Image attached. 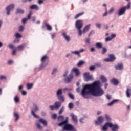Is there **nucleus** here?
Wrapping results in <instances>:
<instances>
[{
	"label": "nucleus",
	"instance_id": "nucleus-1",
	"mask_svg": "<svg viewBox=\"0 0 131 131\" xmlns=\"http://www.w3.org/2000/svg\"><path fill=\"white\" fill-rule=\"evenodd\" d=\"M100 81H96L92 84H88L84 85L81 91L82 97L84 99H89L91 95L93 97H101L105 94L104 90L100 86Z\"/></svg>",
	"mask_w": 131,
	"mask_h": 131
},
{
	"label": "nucleus",
	"instance_id": "nucleus-2",
	"mask_svg": "<svg viewBox=\"0 0 131 131\" xmlns=\"http://www.w3.org/2000/svg\"><path fill=\"white\" fill-rule=\"evenodd\" d=\"M108 127L111 128V131H118L119 129V125L117 124H112V123L106 122L101 128V131L108 130Z\"/></svg>",
	"mask_w": 131,
	"mask_h": 131
},
{
	"label": "nucleus",
	"instance_id": "nucleus-3",
	"mask_svg": "<svg viewBox=\"0 0 131 131\" xmlns=\"http://www.w3.org/2000/svg\"><path fill=\"white\" fill-rule=\"evenodd\" d=\"M75 27L77 29L79 36H81V35H82V31H81V28L83 27V22H82V20H77L75 23Z\"/></svg>",
	"mask_w": 131,
	"mask_h": 131
},
{
	"label": "nucleus",
	"instance_id": "nucleus-4",
	"mask_svg": "<svg viewBox=\"0 0 131 131\" xmlns=\"http://www.w3.org/2000/svg\"><path fill=\"white\" fill-rule=\"evenodd\" d=\"M41 63L39 68V70H43L49 64V58H48V56L47 55H45L42 56L41 59Z\"/></svg>",
	"mask_w": 131,
	"mask_h": 131
},
{
	"label": "nucleus",
	"instance_id": "nucleus-5",
	"mask_svg": "<svg viewBox=\"0 0 131 131\" xmlns=\"http://www.w3.org/2000/svg\"><path fill=\"white\" fill-rule=\"evenodd\" d=\"M129 10L130 9V2H129L126 6H123L121 7L118 10V16H122L125 14V12L126 11V9Z\"/></svg>",
	"mask_w": 131,
	"mask_h": 131
},
{
	"label": "nucleus",
	"instance_id": "nucleus-6",
	"mask_svg": "<svg viewBox=\"0 0 131 131\" xmlns=\"http://www.w3.org/2000/svg\"><path fill=\"white\" fill-rule=\"evenodd\" d=\"M63 95V90L62 89H59L56 91V96L58 101H60L62 103L65 102V97Z\"/></svg>",
	"mask_w": 131,
	"mask_h": 131
},
{
	"label": "nucleus",
	"instance_id": "nucleus-7",
	"mask_svg": "<svg viewBox=\"0 0 131 131\" xmlns=\"http://www.w3.org/2000/svg\"><path fill=\"white\" fill-rule=\"evenodd\" d=\"M15 4L11 3L5 7V11L7 16H10L11 15V12L15 9Z\"/></svg>",
	"mask_w": 131,
	"mask_h": 131
},
{
	"label": "nucleus",
	"instance_id": "nucleus-8",
	"mask_svg": "<svg viewBox=\"0 0 131 131\" xmlns=\"http://www.w3.org/2000/svg\"><path fill=\"white\" fill-rule=\"evenodd\" d=\"M37 111H39V108H38V106H37V105L34 104L33 107L31 111V114L35 118H37V119H39V118H40V117H39V116L35 114V112H37Z\"/></svg>",
	"mask_w": 131,
	"mask_h": 131
},
{
	"label": "nucleus",
	"instance_id": "nucleus-9",
	"mask_svg": "<svg viewBox=\"0 0 131 131\" xmlns=\"http://www.w3.org/2000/svg\"><path fill=\"white\" fill-rule=\"evenodd\" d=\"M83 78L84 81H92L94 80V78L93 77V75H90L89 72H86L83 74Z\"/></svg>",
	"mask_w": 131,
	"mask_h": 131
},
{
	"label": "nucleus",
	"instance_id": "nucleus-10",
	"mask_svg": "<svg viewBox=\"0 0 131 131\" xmlns=\"http://www.w3.org/2000/svg\"><path fill=\"white\" fill-rule=\"evenodd\" d=\"M61 106H62V103L60 101H56L54 103V105H50L49 108L51 110H58Z\"/></svg>",
	"mask_w": 131,
	"mask_h": 131
},
{
	"label": "nucleus",
	"instance_id": "nucleus-11",
	"mask_svg": "<svg viewBox=\"0 0 131 131\" xmlns=\"http://www.w3.org/2000/svg\"><path fill=\"white\" fill-rule=\"evenodd\" d=\"M63 125L64 126L62 128L63 130L72 131L75 128L73 125H71V124H68V123L63 124Z\"/></svg>",
	"mask_w": 131,
	"mask_h": 131
},
{
	"label": "nucleus",
	"instance_id": "nucleus-12",
	"mask_svg": "<svg viewBox=\"0 0 131 131\" xmlns=\"http://www.w3.org/2000/svg\"><path fill=\"white\" fill-rule=\"evenodd\" d=\"M73 78H74V76H73V73H71L69 76H67L64 78V82L66 83H70L72 80H73Z\"/></svg>",
	"mask_w": 131,
	"mask_h": 131
},
{
	"label": "nucleus",
	"instance_id": "nucleus-13",
	"mask_svg": "<svg viewBox=\"0 0 131 131\" xmlns=\"http://www.w3.org/2000/svg\"><path fill=\"white\" fill-rule=\"evenodd\" d=\"M105 120V118L102 116H99L97 118V120L95 121L96 125H101Z\"/></svg>",
	"mask_w": 131,
	"mask_h": 131
},
{
	"label": "nucleus",
	"instance_id": "nucleus-14",
	"mask_svg": "<svg viewBox=\"0 0 131 131\" xmlns=\"http://www.w3.org/2000/svg\"><path fill=\"white\" fill-rule=\"evenodd\" d=\"M61 36L63 38H64V40L67 41V42H70V41L71 40V37H70V36L67 35V32H63L61 33Z\"/></svg>",
	"mask_w": 131,
	"mask_h": 131
},
{
	"label": "nucleus",
	"instance_id": "nucleus-15",
	"mask_svg": "<svg viewBox=\"0 0 131 131\" xmlns=\"http://www.w3.org/2000/svg\"><path fill=\"white\" fill-rule=\"evenodd\" d=\"M75 73V76L76 77H78L79 75L80 74V72H79V70L76 68H74L71 70V73Z\"/></svg>",
	"mask_w": 131,
	"mask_h": 131
},
{
	"label": "nucleus",
	"instance_id": "nucleus-16",
	"mask_svg": "<svg viewBox=\"0 0 131 131\" xmlns=\"http://www.w3.org/2000/svg\"><path fill=\"white\" fill-rule=\"evenodd\" d=\"M91 26H92V25L91 24L86 25L83 29L82 34H85V33H86L88 31H89V30H90Z\"/></svg>",
	"mask_w": 131,
	"mask_h": 131
},
{
	"label": "nucleus",
	"instance_id": "nucleus-17",
	"mask_svg": "<svg viewBox=\"0 0 131 131\" xmlns=\"http://www.w3.org/2000/svg\"><path fill=\"white\" fill-rule=\"evenodd\" d=\"M71 117L73 121L74 124H77L78 123V119H77V116L74 115V114H71Z\"/></svg>",
	"mask_w": 131,
	"mask_h": 131
},
{
	"label": "nucleus",
	"instance_id": "nucleus-18",
	"mask_svg": "<svg viewBox=\"0 0 131 131\" xmlns=\"http://www.w3.org/2000/svg\"><path fill=\"white\" fill-rule=\"evenodd\" d=\"M43 24L45 25L47 29L48 30V31H52L53 30V28H52V26L50 25V24H48V21L47 20H44L43 21Z\"/></svg>",
	"mask_w": 131,
	"mask_h": 131
},
{
	"label": "nucleus",
	"instance_id": "nucleus-19",
	"mask_svg": "<svg viewBox=\"0 0 131 131\" xmlns=\"http://www.w3.org/2000/svg\"><path fill=\"white\" fill-rule=\"evenodd\" d=\"M115 60V56L113 54L109 55V58H107L105 59V61H107V62H112Z\"/></svg>",
	"mask_w": 131,
	"mask_h": 131
},
{
	"label": "nucleus",
	"instance_id": "nucleus-20",
	"mask_svg": "<svg viewBox=\"0 0 131 131\" xmlns=\"http://www.w3.org/2000/svg\"><path fill=\"white\" fill-rule=\"evenodd\" d=\"M126 97L127 98H130L131 97V87H128L127 88L126 90Z\"/></svg>",
	"mask_w": 131,
	"mask_h": 131
},
{
	"label": "nucleus",
	"instance_id": "nucleus-21",
	"mask_svg": "<svg viewBox=\"0 0 131 131\" xmlns=\"http://www.w3.org/2000/svg\"><path fill=\"white\" fill-rule=\"evenodd\" d=\"M115 68L116 70H122L123 69V64L122 63H119L115 66Z\"/></svg>",
	"mask_w": 131,
	"mask_h": 131
},
{
	"label": "nucleus",
	"instance_id": "nucleus-22",
	"mask_svg": "<svg viewBox=\"0 0 131 131\" xmlns=\"http://www.w3.org/2000/svg\"><path fill=\"white\" fill-rule=\"evenodd\" d=\"M40 8L39 7L38 5L36 4L32 5L30 6V10H36V11L39 10Z\"/></svg>",
	"mask_w": 131,
	"mask_h": 131
},
{
	"label": "nucleus",
	"instance_id": "nucleus-23",
	"mask_svg": "<svg viewBox=\"0 0 131 131\" xmlns=\"http://www.w3.org/2000/svg\"><path fill=\"white\" fill-rule=\"evenodd\" d=\"M68 123V117H66V120L62 121L61 123H59L57 124L58 126H62L64 124Z\"/></svg>",
	"mask_w": 131,
	"mask_h": 131
},
{
	"label": "nucleus",
	"instance_id": "nucleus-24",
	"mask_svg": "<svg viewBox=\"0 0 131 131\" xmlns=\"http://www.w3.org/2000/svg\"><path fill=\"white\" fill-rule=\"evenodd\" d=\"M39 122H40V123H42L44 126H47L48 125V121L42 118H40L39 119Z\"/></svg>",
	"mask_w": 131,
	"mask_h": 131
},
{
	"label": "nucleus",
	"instance_id": "nucleus-25",
	"mask_svg": "<svg viewBox=\"0 0 131 131\" xmlns=\"http://www.w3.org/2000/svg\"><path fill=\"white\" fill-rule=\"evenodd\" d=\"M100 79L101 80V81H102L103 83H106V82L107 81V78H106V77L103 75H101L100 76Z\"/></svg>",
	"mask_w": 131,
	"mask_h": 131
},
{
	"label": "nucleus",
	"instance_id": "nucleus-26",
	"mask_svg": "<svg viewBox=\"0 0 131 131\" xmlns=\"http://www.w3.org/2000/svg\"><path fill=\"white\" fill-rule=\"evenodd\" d=\"M57 72H58V68H54L52 69L51 74L52 75H53V76H56V74H57Z\"/></svg>",
	"mask_w": 131,
	"mask_h": 131
},
{
	"label": "nucleus",
	"instance_id": "nucleus-27",
	"mask_svg": "<svg viewBox=\"0 0 131 131\" xmlns=\"http://www.w3.org/2000/svg\"><path fill=\"white\" fill-rule=\"evenodd\" d=\"M24 10L21 9V8H17L16 10V14H24Z\"/></svg>",
	"mask_w": 131,
	"mask_h": 131
},
{
	"label": "nucleus",
	"instance_id": "nucleus-28",
	"mask_svg": "<svg viewBox=\"0 0 131 131\" xmlns=\"http://www.w3.org/2000/svg\"><path fill=\"white\" fill-rule=\"evenodd\" d=\"M111 83L114 84V85H117L118 84V80L115 78H113L111 80Z\"/></svg>",
	"mask_w": 131,
	"mask_h": 131
},
{
	"label": "nucleus",
	"instance_id": "nucleus-29",
	"mask_svg": "<svg viewBox=\"0 0 131 131\" xmlns=\"http://www.w3.org/2000/svg\"><path fill=\"white\" fill-rule=\"evenodd\" d=\"M95 46L97 49H102V48H103V44L101 42H97L95 43Z\"/></svg>",
	"mask_w": 131,
	"mask_h": 131
},
{
	"label": "nucleus",
	"instance_id": "nucleus-30",
	"mask_svg": "<svg viewBox=\"0 0 131 131\" xmlns=\"http://www.w3.org/2000/svg\"><path fill=\"white\" fill-rule=\"evenodd\" d=\"M25 48V44H21L17 47V50L18 51H23Z\"/></svg>",
	"mask_w": 131,
	"mask_h": 131
},
{
	"label": "nucleus",
	"instance_id": "nucleus-31",
	"mask_svg": "<svg viewBox=\"0 0 131 131\" xmlns=\"http://www.w3.org/2000/svg\"><path fill=\"white\" fill-rule=\"evenodd\" d=\"M104 118L107 121H111L112 120L111 117H110V116L108 114H104Z\"/></svg>",
	"mask_w": 131,
	"mask_h": 131
},
{
	"label": "nucleus",
	"instance_id": "nucleus-32",
	"mask_svg": "<svg viewBox=\"0 0 131 131\" xmlns=\"http://www.w3.org/2000/svg\"><path fill=\"white\" fill-rule=\"evenodd\" d=\"M14 101L15 104H18V103H20V98L19 97H18V96H16L14 98Z\"/></svg>",
	"mask_w": 131,
	"mask_h": 131
},
{
	"label": "nucleus",
	"instance_id": "nucleus-33",
	"mask_svg": "<svg viewBox=\"0 0 131 131\" xmlns=\"http://www.w3.org/2000/svg\"><path fill=\"white\" fill-rule=\"evenodd\" d=\"M14 118H15V121H17V120L19 119V114L17 112L14 113Z\"/></svg>",
	"mask_w": 131,
	"mask_h": 131
},
{
	"label": "nucleus",
	"instance_id": "nucleus-34",
	"mask_svg": "<svg viewBox=\"0 0 131 131\" xmlns=\"http://www.w3.org/2000/svg\"><path fill=\"white\" fill-rule=\"evenodd\" d=\"M33 88V84L32 83H28L27 84V89L31 90Z\"/></svg>",
	"mask_w": 131,
	"mask_h": 131
},
{
	"label": "nucleus",
	"instance_id": "nucleus-35",
	"mask_svg": "<svg viewBox=\"0 0 131 131\" xmlns=\"http://www.w3.org/2000/svg\"><path fill=\"white\" fill-rule=\"evenodd\" d=\"M116 102H118V100L115 99V100H113L112 101H111V102L108 103L107 104V106H112V105H113V104H114V103H116Z\"/></svg>",
	"mask_w": 131,
	"mask_h": 131
},
{
	"label": "nucleus",
	"instance_id": "nucleus-36",
	"mask_svg": "<svg viewBox=\"0 0 131 131\" xmlns=\"http://www.w3.org/2000/svg\"><path fill=\"white\" fill-rule=\"evenodd\" d=\"M58 121H63L64 120V116L60 115L57 117Z\"/></svg>",
	"mask_w": 131,
	"mask_h": 131
},
{
	"label": "nucleus",
	"instance_id": "nucleus-37",
	"mask_svg": "<svg viewBox=\"0 0 131 131\" xmlns=\"http://www.w3.org/2000/svg\"><path fill=\"white\" fill-rule=\"evenodd\" d=\"M102 50L101 52V54L102 55H105V54L107 53V48H106V47H102Z\"/></svg>",
	"mask_w": 131,
	"mask_h": 131
},
{
	"label": "nucleus",
	"instance_id": "nucleus-38",
	"mask_svg": "<svg viewBox=\"0 0 131 131\" xmlns=\"http://www.w3.org/2000/svg\"><path fill=\"white\" fill-rule=\"evenodd\" d=\"M83 14H84V12H81L80 13H78L74 17V19H78V18H79V17H80L81 16H82Z\"/></svg>",
	"mask_w": 131,
	"mask_h": 131
},
{
	"label": "nucleus",
	"instance_id": "nucleus-39",
	"mask_svg": "<svg viewBox=\"0 0 131 131\" xmlns=\"http://www.w3.org/2000/svg\"><path fill=\"white\" fill-rule=\"evenodd\" d=\"M65 110V106H62L61 108L59 111V114H62L63 112H64V111Z\"/></svg>",
	"mask_w": 131,
	"mask_h": 131
},
{
	"label": "nucleus",
	"instance_id": "nucleus-40",
	"mask_svg": "<svg viewBox=\"0 0 131 131\" xmlns=\"http://www.w3.org/2000/svg\"><path fill=\"white\" fill-rule=\"evenodd\" d=\"M36 125L38 129H39V130H42V126H41V125H40L39 123H37L36 124Z\"/></svg>",
	"mask_w": 131,
	"mask_h": 131
},
{
	"label": "nucleus",
	"instance_id": "nucleus-41",
	"mask_svg": "<svg viewBox=\"0 0 131 131\" xmlns=\"http://www.w3.org/2000/svg\"><path fill=\"white\" fill-rule=\"evenodd\" d=\"M84 63V62H83V61L82 60H80V61H79V62L77 64V66H78V67H80V66H82V65H83V63Z\"/></svg>",
	"mask_w": 131,
	"mask_h": 131
},
{
	"label": "nucleus",
	"instance_id": "nucleus-42",
	"mask_svg": "<svg viewBox=\"0 0 131 131\" xmlns=\"http://www.w3.org/2000/svg\"><path fill=\"white\" fill-rule=\"evenodd\" d=\"M72 90V89H71V88H65L63 90V91L64 93L66 92H71Z\"/></svg>",
	"mask_w": 131,
	"mask_h": 131
},
{
	"label": "nucleus",
	"instance_id": "nucleus-43",
	"mask_svg": "<svg viewBox=\"0 0 131 131\" xmlns=\"http://www.w3.org/2000/svg\"><path fill=\"white\" fill-rule=\"evenodd\" d=\"M68 97L70 98V99H71V100H74V95H73V94L69 93Z\"/></svg>",
	"mask_w": 131,
	"mask_h": 131
},
{
	"label": "nucleus",
	"instance_id": "nucleus-44",
	"mask_svg": "<svg viewBox=\"0 0 131 131\" xmlns=\"http://www.w3.org/2000/svg\"><path fill=\"white\" fill-rule=\"evenodd\" d=\"M15 36L16 38H22V35L20 34L19 33H17L15 34Z\"/></svg>",
	"mask_w": 131,
	"mask_h": 131
},
{
	"label": "nucleus",
	"instance_id": "nucleus-45",
	"mask_svg": "<svg viewBox=\"0 0 131 131\" xmlns=\"http://www.w3.org/2000/svg\"><path fill=\"white\" fill-rule=\"evenodd\" d=\"M68 107L69 109H73V103H72V102L69 103Z\"/></svg>",
	"mask_w": 131,
	"mask_h": 131
},
{
	"label": "nucleus",
	"instance_id": "nucleus-46",
	"mask_svg": "<svg viewBox=\"0 0 131 131\" xmlns=\"http://www.w3.org/2000/svg\"><path fill=\"white\" fill-rule=\"evenodd\" d=\"M0 80H7V76H0Z\"/></svg>",
	"mask_w": 131,
	"mask_h": 131
},
{
	"label": "nucleus",
	"instance_id": "nucleus-47",
	"mask_svg": "<svg viewBox=\"0 0 131 131\" xmlns=\"http://www.w3.org/2000/svg\"><path fill=\"white\" fill-rule=\"evenodd\" d=\"M72 54H73L74 55H77L78 56H80V54H79V52L77 51H72Z\"/></svg>",
	"mask_w": 131,
	"mask_h": 131
},
{
	"label": "nucleus",
	"instance_id": "nucleus-48",
	"mask_svg": "<svg viewBox=\"0 0 131 131\" xmlns=\"http://www.w3.org/2000/svg\"><path fill=\"white\" fill-rule=\"evenodd\" d=\"M8 47L9 49H12V50H14L15 49V46L13 44H9L8 45Z\"/></svg>",
	"mask_w": 131,
	"mask_h": 131
},
{
	"label": "nucleus",
	"instance_id": "nucleus-49",
	"mask_svg": "<svg viewBox=\"0 0 131 131\" xmlns=\"http://www.w3.org/2000/svg\"><path fill=\"white\" fill-rule=\"evenodd\" d=\"M114 10H115L114 7H111L108 11V14H112V13L114 12Z\"/></svg>",
	"mask_w": 131,
	"mask_h": 131
},
{
	"label": "nucleus",
	"instance_id": "nucleus-50",
	"mask_svg": "<svg viewBox=\"0 0 131 131\" xmlns=\"http://www.w3.org/2000/svg\"><path fill=\"white\" fill-rule=\"evenodd\" d=\"M95 26H96V28L100 29V28H101V26H102V24H99V23H96L95 24Z\"/></svg>",
	"mask_w": 131,
	"mask_h": 131
},
{
	"label": "nucleus",
	"instance_id": "nucleus-51",
	"mask_svg": "<svg viewBox=\"0 0 131 131\" xmlns=\"http://www.w3.org/2000/svg\"><path fill=\"white\" fill-rule=\"evenodd\" d=\"M92 34H95V31L92 30L91 31H90V32L88 34L89 37H90V36H92Z\"/></svg>",
	"mask_w": 131,
	"mask_h": 131
},
{
	"label": "nucleus",
	"instance_id": "nucleus-52",
	"mask_svg": "<svg viewBox=\"0 0 131 131\" xmlns=\"http://www.w3.org/2000/svg\"><path fill=\"white\" fill-rule=\"evenodd\" d=\"M96 67L94 66H91L89 67V69L90 71H93V70H95Z\"/></svg>",
	"mask_w": 131,
	"mask_h": 131
},
{
	"label": "nucleus",
	"instance_id": "nucleus-53",
	"mask_svg": "<svg viewBox=\"0 0 131 131\" xmlns=\"http://www.w3.org/2000/svg\"><path fill=\"white\" fill-rule=\"evenodd\" d=\"M13 63H14V61H13L12 60H9L7 62V64L8 65H12L13 64Z\"/></svg>",
	"mask_w": 131,
	"mask_h": 131
},
{
	"label": "nucleus",
	"instance_id": "nucleus-54",
	"mask_svg": "<svg viewBox=\"0 0 131 131\" xmlns=\"http://www.w3.org/2000/svg\"><path fill=\"white\" fill-rule=\"evenodd\" d=\"M79 122L82 124L84 123V118H81L79 119Z\"/></svg>",
	"mask_w": 131,
	"mask_h": 131
},
{
	"label": "nucleus",
	"instance_id": "nucleus-55",
	"mask_svg": "<svg viewBox=\"0 0 131 131\" xmlns=\"http://www.w3.org/2000/svg\"><path fill=\"white\" fill-rule=\"evenodd\" d=\"M31 15H32V12L31 11H30L29 13V14L28 15V18H27V19H30L31 17Z\"/></svg>",
	"mask_w": 131,
	"mask_h": 131
},
{
	"label": "nucleus",
	"instance_id": "nucleus-56",
	"mask_svg": "<svg viewBox=\"0 0 131 131\" xmlns=\"http://www.w3.org/2000/svg\"><path fill=\"white\" fill-rule=\"evenodd\" d=\"M24 27H23V26H20L19 27V31L20 32H22L23 30H24Z\"/></svg>",
	"mask_w": 131,
	"mask_h": 131
},
{
	"label": "nucleus",
	"instance_id": "nucleus-57",
	"mask_svg": "<svg viewBox=\"0 0 131 131\" xmlns=\"http://www.w3.org/2000/svg\"><path fill=\"white\" fill-rule=\"evenodd\" d=\"M28 20V18H24V19L22 20V23H23L24 24H25V23H26Z\"/></svg>",
	"mask_w": 131,
	"mask_h": 131
},
{
	"label": "nucleus",
	"instance_id": "nucleus-58",
	"mask_svg": "<svg viewBox=\"0 0 131 131\" xmlns=\"http://www.w3.org/2000/svg\"><path fill=\"white\" fill-rule=\"evenodd\" d=\"M85 42L86 43H88V45H90V42H91V39H90V38H88L85 40Z\"/></svg>",
	"mask_w": 131,
	"mask_h": 131
},
{
	"label": "nucleus",
	"instance_id": "nucleus-59",
	"mask_svg": "<svg viewBox=\"0 0 131 131\" xmlns=\"http://www.w3.org/2000/svg\"><path fill=\"white\" fill-rule=\"evenodd\" d=\"M106 97L107 99V100H111V98H112L111 95H110L109 94H107L106 96Z\"/></svg>",
	"mask_w": 131,
	"mask_h": 131
},
{
	"label": "nucleus",
	"instance_id": "nucleus-60",
	"mask_svg": "<svg viewBox=\"0 0 131 131\" xmlns=\"http://www.w3.org/2000/svg\"><path fill=\"white\" fill-rule=\"evenodd\" d=\"M20 41V40H19L18 38H16L13 41L14 43H18Z\"/></svg>",
	"mask_w": 131,
	"mask_h": 131
},
{
	"label": "nucleus",
	"instance_id": "nucleus-61",
	"mask_svg": "<svg viewBox=\"0 0 131 131\" xmlns=\"http://www.w3.org/2000/svg\"><path fill=\"white\" fill-rule=\"evenodd\" d=\"M112 40L111 37H107L105 38V41L108 42Z\"/></svg>",
	"mask_w": 131,
	"mask_h": 131
},
{
	"label": "nucleus",
	"instance_id": "nucleus-62",
	"mask_svg": "<svg viewBox=\"0 0 131 131\" xmlns=\"http://www.w3.org/2000/svg\"><path fill=\"white\" fill-rule=\"evenodd\" d=\"M52 117L53 119H56V118H57V114H54L52 115Z\"/></svg>",
	"mask_w": 131,
	"mask_h": 131
},
{
	"label": "nucleus",
	"instance_id": "nucleus-63",
	"mask_svg": "<svg viewBox=\"0 0 131 131\" xmlns=\"http://www.w3.org/2000/svg\"><path fill=\"white\" fill-rule=\"evenodd\" d=\"M103 27L106 30H107V29L109 28V26H108V25H103Z\"/></svg>",
	"mask_w": 131,
	"mask_h": 131
},
{
	"label": "nucleus",
	"instance_id": "nucleus-64",
	"mask_svg": "<svg viewBox=\"0 0 131 131\" xmlns=\"http://www.w3.org/2000/svg\"><path fill=\"white\" fill-rule=\"evenodd\" d=\"M43 1L44 0H38V4L39 5H41V4H43Z\"/></svg>",
	"mask_w": 131,
	"mask_h": 131
}]
</instances>
